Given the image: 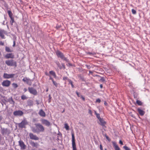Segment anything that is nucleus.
<instances>
[{"label": "nucleus", "mask_w": 150, "mask_h": 150, "mask_svg": "<svg viewBox=\"0 0 150 150\" xmlns=\"http://www.w3.org/2000/svg\"><path fill=\"white\" fill-rule=\"evenodd\" d=\"M41 121L43 124L44 125L47 126H49L50 125V122L46 120L42 119L41 120Z\"/></svg>", "instance_id": "nucleus-12"}, {"label": "nucleus", "mask_w": 150, "mask_h": 150, "mask_svg": "<svg viewBox=\"0 0 150 150\" xmlns=\"http://www.w3.org/2000/svg\"><path fill=\"white\" fill-rule=\"evenodd\" d=\"M12 85L14 88H16L18 87V85L16 83H13L12 84Z\"/></svg>", "instance_id": "nucleus-30"}, {"label": "nucleus", "mask_w": 150, "mask_h": 150, "mask_svg": "<svg viewBox=\"0 0 150 150\" xmlns=\"http://www.w3.org/2000/svg\"><path fill=\"white\" fill-rule=\"evenodd\" d=\"M28 90L29 92L31 94L34 95H36L37 94V92L36 90L33 87H29Z\"/></svg>", "instance_id": "nucleus-7"}, {"label": "nucleus", "mask_w": 150, "mask_h": 150, "mask_svg": "<svg viewBox=\"0 0 150 150\" xmlns=\"http://www.w3.org/2000/svg\"><path fill=\"white\" fill-rule=\"evenodd\" d=\"M132 12L134 14H135L136 13V11L133 9L132 10Z\"/></svg>", "instance_id": "nucleus-35"}, {"label": "nucleus", "mask_w": 150, "mask_h": 150, "mask_svg": "<svg viewBox=\"0 0 150 150\" xmlns=\"http://www.w3.org/2000/svg\"><path fill=\"white\" fill-rule=\"evenodd\" d=\"M4 43L3 42H2L1 41H0V45H4Z\"/></svg>", "instance_id": "nucleus-44"}, {"label": "nucleus", "mask_w": 150, "mask_h": 150, "mask_svg": "<svg viewBox=\"0 0 150 150\" xmlns=\"http://www.w3.org/2000/svg\"><path fill=\"white\" fill-rule=\"evenodd\" d=\"M24 90L25 92H26L27 91V89L26 88H24Z\"/></svg>", "instance_id": "nucleus-56"}, {"label": "nucleus", "mask_w": 150, "mask_h": 150, "mask_svg": "<svg viewBox=\"0 0 150 150\" xmlns=\"http://www.w3.org/2000/svg\"><path fill=\"white\" fill-rule=\"evenodd\" d=\"M101 102L99 98L97 99L96 100V102L100 103Z\"/></svg>", "instance_id": "nucleus-39"}, {"label": "nucleus", "mask_w": 150, "mask_h": 150, "mask_svg": "<svg viewBox=\"0 0 150 150\" xmlns=\"http://www.w3.org/2000/svg\"><path fill=\"white\" fill-rule=\"evenodd\" d=\"M76 94L77 95V96H78V97H80V96H79V93L78 92H77V91H76Z\"/></svg>", "instance_id": "nucleus-47"}, {"label": "nucleus", "mask_w": 150, "mask_h": 150, "mask_svg": "<svg viewBox=\"0 0 150 150\" xmlns=\"http://www.w3.org/2000/svg\"><path fill=\"white\" fill-rule=\"evenodd\" d=\"M2 119V116H0V121H1Z\"/></svg>", "instance_id": "nucleus-54"}, {"label": "nucleus", "mask_w": 150, "mask_h": 150, "mask_svg": "<svg viewBox=\"0 0 150 150\" xmlns=\"http://www.w3.org/2000/svg\"><path fill=\"white\" fill-rule=\"evenodd\" d=\"M5 57L6 59H13L14 58V55L12 53L8 54L5 56Z\"/></svg>", "instance_id": "nucleus-17"}, {"label": "nucleus", "mask_w": 150, "mask_h": 150, "mask_svg": "<svg viewBox=\"0 0 150 150\" xmlns=\"http://www.w3.org/2000/svg\"><path fill=\"white\" fill-rule=\"evenodd\" d=\"M64 111V109L63 111L62 112H63Z\"/></svg>", "instance_id": "nucleus-57"}, {"label": "nucleus", "mask_w": 150, "mask_h": 150, "mask_svg": "<svg viewBox=\"0 0 150 150\" xmlns=\"http://www.w3.org/2000/svg\"><path fill=\"white\" fill-rule=\"evenodd\" d=\"M22 80L23 81L26 82L27 84L30 86L32 84V83L31 80L26 77L22 79Z\"/></svg>", "instance_id": "nucleus-14"}, {"label": "nucleus", "mask_w": 150, "mask_h": 150, "mask_svg": "<svg viewBox=\"0 0 150 150\" xmlns=\"http://www.w3.org/2000/svg\"><path fill=\"white\" fill-rule=\"evenodd\" d=\"M105 150H107V149H105Z\"/></svg>", "instance_id": "nucleus-59"}, {"label": "nucleus", "mask_w": 150, "mask_h": 150, "mask_svg": "<svg viewBox=\"0 0 150 150\" xmlns=\"http://www.w3.org/2000/svg\"><path fill=\"white\" fill-rule=\"evenodd\" d=\"M89 74H93V72L90 71H89Z\"/></svg>", "instance_id": "nucleus-52"}, {"label": "nucleus", "mask_w": 150, "mask_h": 150, "mask_svg": "<svg viewBox=\"0 0 150 150\" xmlns=\"http://www.w3.org/2000/svg\"><path fill=\"white\" fill-rule=\"evenodd\" d=\"M81 97L82 98V99L84 101L85 100V98L83 97L81 95Z\"/></svg>", "instance_id": "nucleus-43"}, {"label": "nucleus", "mask_w": 150, "mask_h": 150, "mask_svg": "<svg viewBox=\"0 0 150 150\" xmlns=\"http://www.w3.org/2000/svg\"><path fill=\"white\" fill-rule=\"evenodd\" d=\"M11 83V81L9 80H4L2 82V85L3 86L8 87L10 86Z\"/></svg>", "instance_id": "nucleus-9"}, {"label": "nucleus", "mask_w": 150, "mask_h": 150, "mask_svg": "<svg viewBox=\"0 0 150 150\" xmlns=\"http://www.w3.org/2000/svg\"><path fill=\"white\" fill-rule=\"evenodd\" d=\"M100 148L101 150H103V146L101 144L100 145Z\"/></svg>", "instance_id": "nucleus-42"}, {"label": "nucleus", "mask_w": 150, "mask_h": 150, "mask_svg": "<svg viewBox=\"0 0 150 150\" xmlns=\"http://www.w3.org/2000/svg\"><path fill=\"white\" fill-rule=\"evenodd\" d=\"M96 117L97 118L98 120L101 118L100 117V114L98 113V114H96Z\"/></svg>", "instance_id": "nucleus-36"}, {"label": "nucleus", "mask_w": 150, "mask_h": 150, "mask_svg": "<svg viewBox=\"0 0 150 150\" xmlns=\"http://www.w3.org/2000/svg\"><path fill=\"white\" fill-rule=\"evenodd\" d=\"M63 80H68L69 79H68V78L67 77H63Z\"/></svg>", "instance_id": "nucleus-40"}, {"label": "nucleus", "mask_w": 150, "mask_h": 150, "mask_svg": "<svg viewBox=\"0 0 150 150\" xmlns=\"http://www.w3.org/2000/svg\"><path fill=\"white\" fill-rule=\"evenodd\" d=\"M10 133V130L7 128H1V133L3 135L6 134L8 135Z\"/></svg>", "instance_id": "nucleus-6"}, {"label": "nucleus", "mask_w": 150, "mask_h": 150, "mask_svg": "<svg viewBox=\"0 0 150 150\" xmlns=\"http://www.w3.org/2000/svg\"><path fill=\"white\" fill-rule=\"evenodd\" d=\"M68 81L69 82V83L70 84L71 86V87L72 88H74V86L73 84V82L70 79H68Z\"/></svg>", "instance_id": "nucleus-29"}, {"label": "nucleus", "mask_w": 150, "mask_h": 150, "mask_svg": "<svg viewBox=\"0 0 150 150\" xmlns=\"http://www.w3.org/2000/svg\"><path fill=\"white\" fill-rule=\"evenodd\" d=\"M5 50L7 52H12V50H11L10 48L7 47H5Z\"/></svg>", "instance_id": "nucleus-27"}, {"label": "nucleus", "mask_w": 150, "mask_h": 150, "mask_svg": "<svg viewBox=\"0 0 150 150\" xmlns=\"http://www.w3.org/2000/svg\"><path fill=\"white\" fill-rule=\"evenodd\" d=\"M49 73L51 75H52L54 78L56 77V74L54 71H50L49 72Z\"/></svg>", "instance_id": "nucleus-23"}, {"label": "nucleus", "mask_w": 150, "mask_h": 150, "mask_svg": "<svg viewBox=\"0 0 150 150\" xmlns=\"http://www.w3.org/2000/svg\"><path fill=\"white\" fill-rule=\"evenodd\" d=\"M36 103L38 105H39V102L38 100H36Z\"/></svg>", "instance_id": "nucleus-49"}, {"label": "nucleus", "mask_w": 150, "mask_h": 150, "mask_svg": "<svg viewBox=\"0 0 150 150\" xmlns=\"http://www.w3.org/2000/svg\"><path fill=\"white\" fill-rule=\"evenodd\" d=\"M21 98L22 100H25L27 99V97L24 95H23L21 97Z\"/></svg>", "instance_id": "nucleus-31"}, {"label": "nucleus", "mask_w": 150, "mask_h": 150, "mask_svg": "<svg viewBox=\"0 0 150 150\" xmlns=\"http://www.w3.org/2000/svg\"><path fill=\"white\" fill-rule=\"evenodd\" d=\"M99 122H98L99 124L102 126H105L106 124V122L104 120L103 118L99 119Z\"/></svg>", "instance_id": "nucleus-15"}, {"label": "nucleus", "mask_w": 150, "mask_h": 150, "mask_svg": "<svg viewBox=\"0 0 150 150\" xmlns=\"http://www.w3.org/2000/svg\"><path fill=\"white\" fill-rule=\"evenodd\" d=\"M94 112H95V114L96 115V114H98V113H97V112H96V111H94Z\"/></svg>", "instance_id": "nucleus-55"}, {"label": "nucleus", "mask_w": 150, "mask_h": 150, "mask_svg": "<svg viewBox=\"0 0 150 150\" xmlns=\"http://www.w3.org/2000/svg\"><path fill=\"white\" fill-rule=\"evenodd\" d=\"M100 81H102L103 82L105 81V80L103 77H101L100 80Z\"/></svg>", "instance_id": "nucleus-45"}, {"label": "nucleus", "mask_w": 150, "mask_h": 150, "mask_svg": "<svg viewBox=\"0 0 150 150\" xmlns=\"http://www.w3.org/2000/svg\"><path fill=\"white\" fill-rule=\"evenodd\" d=\"M55 53L58 57L62 59H63L67 62H69V59L64 56L63 53L57 50L55 52Z\"/></svg>", "instance_id": "nucleus-2"}, {"label": "nucleus", "mask_w": 150, "mask_h": 150, "mask_svg": "<svg viewBox=\"0 0 150 150\" xmlns=\"http://www.w3.org/2000/svg\"><path fill=\"white\" fill-rule=\"evenodd\" d=\"M123 148L125 150H131L129 148L126 146H124Z\"/></svg>", "instance_id": "nucleus-32"}, {"label": "nucleus", "mask_w": 150, "mask_h": 150, "mask_svg": "<svg viewBox=\"0 0 150 150\" xmlns=\"http://www.w3.org/2000/svg\"><path fill=\"white\" fill-rule=\"evenodd\" d=\"M45 75L47 76H49L48 74L46 72L45 73Z\"/></svg>", "instance_id": "nucleus-53"}, {"label": "nucleus", "mask_w": 150, "mask_h": 150, "mask_svg": "<svg viewBox=\"0 0 150 150\" xmlns=\"http://www.w3.org/2000/svg\"><path fill=\"white\" fill-rule=\"evenodd\" d=\"M35 125V127H33L32 128V130L33 132L39 133L44 132L45 128L40 123H36Z\"/></svg>", "instance_id": "nucleus-1"}, {"label": "nucleus", "mask_w": 150, "mask_h": 150, "mask_svg": "<svg viewBox=\"0 0 150 150\" xmlns=\"http://www.w3.org/2000/svg\"><path fill=\"white\" fill-rule=\"evenodd\" d=\"M55 63L57 64V67L60 69H62V68L64 69H65V67L64 64L63 63H62V66L60 65L59 62L58 61H56Z\"/></svg>", "instance_id": "nucleus-16"}, {"label": "nucleus", "mask_w": 150, "mask_h": 150, "mask_svg": "<svg viewBox=\"0 0 150 150\" xmlns=\"http://www.w3.org/2000/svg\"><path fill=\"white\" fill-rule=\"evenodd\" d=\"M8 13L9 17H10V18H11L13 17H12V15H13L12 13L10 11H8Z\"/></svg>", "instance_id": "nucleus-28"}, {"label": "nucleus", "mask_w": 150, "mask_h": 150, "mask_svg": "<svg viewBox=\"0 0 150 150\" xmlns=\"http://www.w3.org/2000/svg\"><path fill=\"white\" fill-rule=\"evenodd\" d=\"M5 33V31L4 30H0V36L2 39L5 38L4 35V34Z\"/></svg>", "instance_id": "nucleus-20"}, {"label": "nucleus", "mask_w": 150, "mask_h": 150, "mask_svg": "<svg viewBox=\"0 0 150 150\" xmlns=\"http://www.w3.org/2000/svg\"><path fill=\"white\" fill-rule=\"evenodd\" d=\"M15 75L14 74H8L5 73L4 74L3 77L4 78L6 79H11L13 78Z\"/></svg>", "instance_id": "nucleus-8"}, {"label": "nucleus", "mask_w": 150, "mask_h": 150, "mask_svg": "<svg viewBox=\"0 0 150 150\" xmlns=\"http://www.w3.org/2000/svg\"><path fill=\"white\" fill-rule=\"evenodd\" d=\"M136 103L138 105L140 106L142 105L143 104L142 103L141 101L139 100H137L136 101Z\"/></svg>", "instance_id": "nucleus-24"}, {"label": "nucleus", "mask_w": 150, "mask_h": 150, "mask_svg": "<svg viewBox=\"0 0 150 150\" xmlns=\"http://www.w3.org/2000/svg\"><path fill=\"white\" fill-rule=\"evenodd\" d=\"M49 76L50 77L49 79L50 80H51L52 81V82L53 81H54V80L53 79V78L50 75H49Z\"/></svg>", "instance_id": "nucleus-41"}, {"label": "nucleus", "mask_w": 150, "mask_h": 150, "mask_svg": "<svg viewBox=\"0 0 150 150\" xmlns=\"http://www.w3.org/2000/svg\"><path fill=\"white\" fill-rule=\"evenodd\" d=\"M38 114L41 117H45L46 116L45 113L42 109L40 110Z\"/></svg>", "instance_id": "nucleus-19"}, {"label": "nucleus", "mask_w": 150, "mask_h": 150, "mask_svg": "<svg viewBox=\"0 0 150 150\" xmlns=\"http://www.w3.org/2000/svg\"><path fill=\"white\" fill-rule=\"evenodd\" d=\"M15 42L14 41L13 42V47H14L15 46Z\"/></svg>", "instance_id": "nucleus-50"}, {"label": "nucleus", "mask_w": 150, "mask_h": 150, "mask_svg": "<svg viewBox=\"0 0 150 150\" xmlns=\"http://www.w3.org/2000/svg\"><path fill=\"white\" fill-rule=\"evenodd\" d=\"M86 67H87V68H88V69H89L90 68V67L89 66L87 65H86Z\"/></svg>", "instance_id": "nucleus-51"}, {"label": "nucleus", "mask_w": 150, "mask_h": 150, "mask_svg": "<svg viewBox=\"0 0 150 150\" xmlns=\"http://www.w3.org/2000/svg\"><path fill=\"white\" fill-rule=\"evenodd\" d=\"M28 105L30 106H32L33 105V102L31 101H30L28 103Z\"/></svg>", "instance_id": "nucleus-38"}, {"label": "nucleus", "mask_w": 150, "mask_h": 150, "mask_svg": "<svg viewBox=\"0 0 150 150\" xmlns=\"http://www.w3.org/2000/svg\"><path fill=\"white\" fill-rule=\"evenodd\" d=\"M113 146L115 150H120V149L115 142H112Z\"/></svg>", "instance_id": "nucleus-18"}, {"label": "nucleus", "mask_w": 150, "mask_h": 150, "mask_svg": "<svg viewBox=\"0 0 150 150\" xmlns=\"http://www.w3.org/2000/svg\"><path fill=\"white\" fill-rule=\"evenodd\" d=\"M100 87L101 88H103V85L102 84H101L100 85Z\"/></svg>", "instance_id": "nucleus-48"}, {"label": "nucleus", "mask_w": 150, "mask_h": 150, "mask_svg": "<svg viewBox=\"0 0 150 150\" xmlns=\"http://www.w3.org/2000/svg\"><path fill=\"white\" fill-rule=\"evenodd\" d=\"M30 144L33 147H37L38 145L37 143H35L33 142H30Z\"/></svg>", "instance_id": "nucleus-22"}, {"label": "nucleus", "mask_w": 150, "mask_h": 150, "mask_svg": "<svg viewBox=\"0 0 150 150\" xmlns=\"http://www.w3.org/2000/svg\"><path fill=\"white\" fill-rule=\"evenodd\" d=\"M88 113L91 116H92V115H93L92 112L91 111V110H90V109L88 110Z\"/></svg>", "instance_id": "nucleus-37"}, {"label": "nucleus", "mask_w": 150, "mask_h": 150, "mask_svg": "<svg viewBox=\"0 0 150 150\" xmlns=\"http://www.w3.org/2000/svg\"><path fill=\"white\" fill-rule=\"evenodd\" d=\"M49 97H50V98H51V97H50V95H49Z\"/></svg>", "instance_id": "nucleus-58"}, {"label": "nucleus", "mask_w": 150, "mask_h": 150, "mask_svg": "<svg viewBox=\"0 0 150 150\" xmlns=\"http://www.w3.org/2000/svg\"><path fill=\"white\" fill-rule=\"evenodd\" d=\"M29 136L30 139L34 140H38L39 138L36 136V135L33 134V133H30L29 134Z\"/></svg>", "instance_id": "nucleus-11"}, {"label": "nucleus", "mask_w": 150, "mask_h": 150, "mask_svg": "<svg viewBox=\"0 0 150 150\" xmlns=\"http://www.w3.org/2000/svg\"><path fill=\"white\" fill-rule=\"evenodd\" d=\"M72 144L73 150H77L75 142L74 134L73 133H72Z\"/></svg>", "instance_id": "nucleus-5"}, {"label": "nucleus", "mask_w": 150, "mask_h": 150, "mask_svg": "<svg viewBox=\"0 0 150 150\" xmlns=\"http://www.w3.org/2000/svg\"><path fill=\"white\" fill-rule=\"evenodd\" d=\"M10 18L11 20L10 21V23L11 25H13V23L14 22V18L12 17L11 18Z\"/></svg>", "instance_id": "nucleus-26"}, {"label": "nucleus", "mask_w": 150, "mask_h": 150, "mask_svg": "<svg viewBox=\"0 0 150 150\" xmlns=\"http://www.w3.org/2000/svg\"><path fill=\"white\" fill-rule=\"evenodd\" d=\"M23 114V112L21 110H17L13 112V114L15 116H21Z\"/></svg>", "instance_id": "nucleus-13"}, {"label": "nucleus", "mask_w": 150, "mask_h": 150, "mask_svg": "<svg viewBox=\"0 0 150 150\" xmlns=\"http://www.w3.org/2000/svg\"><path fill=\"white\" fill-rule=\"evenodd\" d=\"M52 82L53 84L56 87H57L58 86V83L54 81H52Z\"/></svg>", "instance_id": "nucleus-33"}, {"label": "nucleus", "mask_w": 150, "mask_h": 150, "mask_svg": "<svg viewBox=\"0 0 150 150\" xmlns=\"http://www.w3.org/2000/svg\"><path fill=\"white\" fill-rule=\"evenodd\" d=\"M19 145L21 147V149H25L26 148V145L25 144L23 141L20 140L18 141Z\"/></svg>", "instance_id": "nucleus-10"}, {"label": "nucleus", "mask_w": 150, "mask_h": 150, "mask_svg": "<svg viewBox=\"0 0 150 150\" xmlns=\"http://www.w3.org/2000/svg\"><path fill=\"white\" fill-rule=\"evenodd\" d=\"M28 122L25 119H24L22 122L18 124V126L19 128H25V125H28Z\"/></svg>", "instance_id": "nucleus-4"}, {"label": "nucleus", "mask_w": 150, "mask_h": 150, "mask_svg": "<svg viewBox=\"0 0 150 150\" xmlns=\"http://www.w3.org/2000/svg\"><path fill=\"white\" fill-rule=\"evenodd\" d=\"M119 143L122 145H123V142H122V141L121 140H120V141H119Z\"/></svg>", "instance_id": "nucleus-46"}, {"label": "nucleus", "mask_w": 150, "mask_h": 150, "mask_svg": "<svg viewBox=\"0 0 150 150\" xmlns=\"http://www.w3.org/2000/svg\"><path fill=\"white\" fill-rule=\"evenodd\" d=\"M5 63L8 66H14L15 67L17 66L16 62L13 59L7 60L6 61Z\"/></svg>", "instance_id": "nucleus-3"}, {"label": "nucleus", "mask_w": 150, "mask_h": 150, "mask_svg": "<svg viewBox=\"0 0 150 150\" xmlns=\"http://www.w3.org/2000/svg\"><path fill=\"white\" fill-rule=\"evenodd\" d=\"M105 137H106V139L109 141L110 142L111 141V139L109 138V137L106 135L105 134Z\"/></svg>", "instance_id": "nucleus-34"}, {"label": "nucleus", "mask_w": 150, "mask_h": 150, "mask_svg": "<svg viewBox=\"0 0 150 150\" xmlns=\"http://www.w3.org/2000/svg\"><path fill=\"white\" fill-rule=\"evenodd\" d=\"M64 128H65L67 130H69V126L68 124L67 123L64 124Z\"/></svg>", "instance_id": "nucleus-25"}, {"label": "nucleus", "mask_w": 150, "mask_h": 150, "mask_svg": "<svg viewBox=\"0 0 150 150\" xmlns=\"http://www.w3.org/2000/svg\"><path fill=\"white\" fill-rule=\"evenodd\" d=\"M137 110L139 115L141 116L145 114V112L140 108H138Z\"/></svg>", "instance_id": "nucleus-21"}]
</instances>
